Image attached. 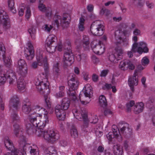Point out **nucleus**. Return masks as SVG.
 Here are the masks:
<instances>
[{
    "mask_svg": "<svg viewBox=\"0 0 155 155\" xmlns=\"http://www.w3.org/2000/svg\"><path fill=\"white\" fill-rule=\"evenodd\" d=\"M135 104V102L134 101H130L129 103L126 104V106L127 108V110L128 112L130 111L131 110L130 108L133 106Z\"/></svg>",
    "mask_w": 155,
    "mask_h": 155,
    "instance_id": "nucleus-43",
    "label": "nucleus"
},
{
    "mask_svg": "<svg viewBox=\"0 0 155 155\" xmlns=\"http://www.w3.org/2000/svg\"><path fill=\"white\" fill-rule=\"evenodd\" d=\"M140 47H142L144 50V53H147L149 51L148 48L147 47V44L145 42L141 41L139 43Z\"/></svg>",
    "mask_w": 155,
    "mask_h": 155,
    "instance_id": "nucleus-39",
    "label": "nucleus"
},
{
    "mask_svg": "<svg viewBox=\"0 0 155 155\" xmlns=\"http://www.w3.org/2000/svg\"><path fill=\"white\" fill-rule=\"evenodd\" d=\"M92 88L90 84H87L84 87L83 91L84 92L85 97H88V100L87 101H82L81 99V97L80 95L79 99L81 104L84 105H86L89 103L91 101L90 98L91 95L93 93Z\"/></svg>",
    "mask_w": 155,
    "mask_h": 155,
    "instance_id": "nucleus-20",
    "label": "nucleus"
},
{
    "mask_svg": "<svg viewBox=\"0 0 155 155\" xmlns=\"http://www.w3.org/2000/svg\"><path fill=\"white\" fill-rule=\"evenodd\" d=\"M105 13V15L106 16H107L108 15V13H109V12L105 8H102L100 11V14L101 15H103Z\"/></svg>",
    "mask_w": 155,
    "mask_h": 155,
    "instance_id": "nucleus-51",
    "label": "nucleus"
},
{
    "mask_svg": "<svg viewBox=\"0 0 155 155\" xmlns=\"http://www.w3.org/2000/svg\"><path fill=\"white\" fill-rule=\"evenodd\" d=\"M70 133L71 136L74 138H76L78 136V132L76 128L73 127L70 130Z\"/></svg>",
    "mask_w": 155,
    "mask_h": 155,
    "instance_id": "nucleus-40",
    "label": "nucleus"
},
{
    "mask_svg": "<svg viewBox=\"0 0 155 155\" xmlns=\"http://www.w3.org/2000/svg\"><path fill=\"white\" fill-rule=\"evenodd\" d=\"M138 44L137 43H134L133 44L131 49V51L134 53L137 52V49Z\"/></svg>",
    "mask_w": 155,
    "mask_h": 155,
    "instance_id": "nucleus-50",
    "label": "nucleus"
},
{
    "mask_svg": "<svg viewBox=\"0 0 155 155\" xmlns=\"http://www.w3.org/2000/svg\"><path fill=\"white\" fill-rule=\"evenodd\" d=\"M25 83L23 77H20L18 80L17 87L19 91L23 90L25 88Z\"/></svg>",
    "mask_w": 155,
    "mask_h": 155,
    "instance_id": "nucleus-31",
    "label": "nucleus"
},
{
    "mask_svg": "<svg viewBox=\"0 0 155 155\" xmlns=\"http://www.w3.org/2000/svg\"><path fill=\"white\" fill-rule=\"evenodd\" d=\"M25 8V5L24 4H22L19 6V15L21 16L23 15L24 10Z\"/></svg>",
    "mask_w": 155,
    "mask_h": 155,
    "instance_id": "nucleus-42",
    "label": "nucleus"
},
{
    "mask_svg": "<svg viewBox=\"0 0 155 155\" xmlns=\"http://www.w3.org/2000/svg\"><path fill=\"white\" fill-rule=\"evenodd\" d=\"M31 16V11L30 8L28 6L26 7V14L25 15L26 20L28 21Z\"/></svg>",
    "mask_w": 155,
    "mask_h": 155,
    "instance_id": "nucleus-41",
    "label": "nucleus"
},
{
    "mask_svg": "<svg viewBox=\"0 0 155 155\" xmlns=\"http://www.w3.org/2000/svg\"><path fill=\"white\" fill-rule=\"evenodd\" d=\"M98 79V76L96 74H93L92 80L94 82H97Z\"/></svg>",
    "mask_w": 155,
    "mask_h": 155,
    "instance_id": "nucleus-56",
    "label": "nucleus"
},
{
    "mask_svg": "<svg viewBox=\"0 0 155 155\" xmlns=\"http://www.w3.org/2000/svg\"><path fill=\"white\" fill-rule=\"evenodd\" d=\"M140 31L137 28L135 29L133 32V34L135 36L140 35Z\"/></svg>",
    "mask_w": 155,
    "mask_h": 155,
    "instance_id": "nucleus-57",
    "label": "nucleus"
},
{
    "mask_svg": "<svg viewBox=\"0 0 155 155\" xmlns=\"http://www.w3.org/2000/svg\"><path fill=\"white\" fill-rule=\"evenodd\" d=\"M64 93L62 91H60L55 94V96L57 98L63 97L64 95Z\"/></svg>",
    "mask_w": 155,
    "mask_h": 155,
    "instance_id": "nucleus-52",
    "label": "nucleus"
},
{
    "mask_svg": "<svg viewBox=\"0 0 155 155\" xmlns=\"http://www.w3.org/2000/svg\"><path fill=\"white\" fill-rule=\"evenodd\" d=\"M104 114L105 116L108 115H111L112 114V112L109 110L107 109L105 110Z\"/></svg>",
    "mask_w": 155,
    "mask_h": 155,
    "instance_id": "nucleus-64",
    "label": "nucleus"
},
{
    "mask_svg": "<svg viewBox=\"0 0 155 155\" xmlns=\"http://www.w3.org/2000/svg\"><path fill=\"white\" fill-rule=\"evenodd\" d=\"M60 62L54 63L53 66V74L54 77L57 78L60 75L61 71L59 68Z\"/></svg>",
    "mask_w": 155,
    "mask_h": 155,
    "instance_id": "nucleus-29",
    "label": "nucleus"
},
{
    "mask_svg": "<svg viewBox=\"0 0 155 155\" xmlns=\"http://www.w3.org/2000/svg\"><path fill=\"white\" fill-rule=\"evenodd\" d=\"M36 30V29L33 27H32L28 30V31L33 39H35V34Z\"/></svg>",
    "mask_w": 155,
    "mask_h": 155,
    "instance_id": "nucleus-38",
    "label": "nucleus"
},
{
    "mask_svg": "<svg viewBox=\"0 0 155 155\" xmlns=\"http://www.w3.org/2000/svg\"><path fill=\"white\" fill-rule=\"evenodd\" d=\"M44 27L43 28L45 31L47 32H49L53 28V27L52 25L47 24H45Z\"/></svg>",
    "mask_w": 155,
    "mask_h": 155,
    "instance_id": "nucleus-45",
    "label": "nucleus"
},
{
    "mask_svg": "<svg viewBox=\"0 0 155 155\" xmlns=\"http://www.w3.org/2000/svg\"><path fill=\"white\" fill-rule=\"evenodd\" d=\"M112 86L111 84H106L104 86V89H106L107 90H109L111 88Z\"/></svg>",
    "mask_w": 155,
    "mask_h": 155,
    "instance_id": "nucleus-61",
    "label": "nucleus"
},
{
    "mask_svg": "<svg viewBox=\"0 0 155 155\" xmlns=\"http://www.w3.org/2000/svg\"><path fill=\"white\" fill-rule=\"evenodd\" d=\"M7 138H8L9 140H10V141H11V142H12V146H13V148H14L15 149H16L13 146V143L12 142V141L9 139V138H8V137H6L5 138V140H4V143H5V146L6 147V148L8 150H9L10 151H11V153H12V154L11 153H9V152H8V153H7L5 154H4V155H12V154L13 155H14L12 152V150H10V149H8L7 148V147H6V146H5V141L6 140V139H7ZM12 149H13V148H12Z\"/></svg>",
    "mask_w": 155,
    "mask_h": 155,
    "instance_id": "nucleus-47",
    "label": "nucleus"
},
{
    "mask_svg": "<svg viewBox=\"0 0 155 155\" xmlns=\"http://www.w3.org/2000/svg\"><path fill=\"white\" fill-rule=\"evenodd\" d=\"M137 74L135 71L132 77L129 78L128 84L131 90L133 91H134V86H136L138 84V80L137 79Z\"/></svg>",
    "mask_w": 155,
    "mask_h": 155,
    "instance_id": "nucleus-25",
    "label": "nucleus"
},
{
    "mask_svg": "<svg viewBox=\"0 0 155 155\" xmlns=\"http://www.w3.org/2000/svg\"><path fill=\"white\" fill-rule=\"evenodd\" d=\"M59 144L61 146L65 147L67 145L68 143L65 140L62 139L60 141Z\"/></svg>",
    "mask_w": 155,
    "mask_h": 155,
    "instance_id": "nucleus-54",
    "label": "nucleus"
},
{
    "mask_svg": "<svg viewBox=\"0 0 155 155\" xmlns=\"http://www.w3.org/2000/svg\"><path fill=\"white\" fill-rule=\"evenodd\" d=\"M94 8V6L92 5H88L87 6V9L89 12H92Z\"/></svg>",
    "mask_w": 155,
    "mask_h": 155,
    "instance_id": "nucleus-58",
    "label": "nucleus"
},
{
    "mask_svg": "<svg viewBox=\"0 0 155 155\" xmlns=\"http://www.w3.org/2000/svg\"><path fill=\"white\" fill-rule=\"evenodd\" d=\"M82 42L83 47L85 48H87L89 46V44L88 36L86 35H83Z\"/></svg>",
    "mask_w": 155,
    "mask_h": 155,
    "instance_id": "nucleus-35",
    "label": "nucleus"
},
{
    "mask_svg": "<svg viewBox=\"0 0 155 155\" xmlns=\"http://www.w3.org/2000/svg\"><path fill=\"white\" fill-rule=\"evenodd\" d=\"M134 112L136 114H138L143 111L144 104L142 102L137 103L134 106Z\"/></svg>",
    "mask_w": 155,
    "mask_h": 155,
    "instance_id": "nucleus-30",
    "label": "nucleus"
},
{
    "mask_svg": "<svg viewBox=\"0 0 155 155\" xmlns=\"http://www.w3.org/2000/svg\"><path fill=\"white\" fill-rule=\"evenodd\" d=\"M42 117V115L35 111L30 113L28 117L30 123L25 124L26 132L28 135L35 133L38 136L43 137L48 142L53 143L59 139V134L55 130H44L43 128L48 124L49 121L46 115L45 114L43 118Z\"/></svg>",
    "mask_w": 155,
    "mask_h": 155,
    "instance_id": "nucleus-1",
    "label": "nucleus"
},
{
    "mask_svg": "<svg viewBox=\"0 0 155 155\" xmlns=\"http://www.w3.org/2000/svg\"><path fill=\"white\" fill-rule=\"evenodd\" d=\"M11 118L13 124L14 133L16 137H19L18 142L19 143L20 139L21 138L22 140V136L25 137L23 135L25 130L24 131L21 126L19 124L20 122V118L16 112H14L12 114ZM25 140H26V138Z\"/></svg>",
    "mask_w": 155,
    "mask_h": 155,
    "instance_id": "nucleus-7",
    "label": "nucleus"
},
{
    "mask_svg": "<svg viewBox=\"0 0 155 155\" xmlns=\"http://www.w3.org/2000/svg\"><path fill=\"white\" fill-rule=\"evenodd\" d=\"M58 50L59 51H62L63 48L66 50L68 52L64 53V68H67L68 66L71 65L74 60V56L72 52L71 44L69 41H67L64 43V46L62 45V42L60 41L58 42Z\"/></svg>",
    "mask_w": 155,
    "mask_h": 155,
    "instance_id": "nucleus-3",
    "label": "nucleus"
},
{
    "mask_svg": "<svg viewBox=\"0 0 155 155\" xmlns=\"http://www.w3.org/2000/svg\"><path fill=\"white\" fill-rule=\"evenodd\" d=\"M101 22L100 21L96 20L91 24L90 31L94 36H101L103 34L105 31V27Z\"/></svg>",
    "mask_w": 155,
    "mask_h": 155,
    "instance_id": "nucleus-12",
    "label": "nucleus"
},
{
    "mask_svg": "<svg viewBox=\"0 0 155 155\" xmlns=\"http://www.w3.org/2000/svg\"><path fill=\"white\" fill-rule=\"evenodd\" d=\"M118 137L115 136V135H114L113 133L111 132H109L108 134L107 135V137L108 139L110 141H111L112 139L114 137Z\"/></svg>",
    "mask_w": 155,
    "mask_h": 155,
    "instance_id": "nucleus-46",
    "label": "nucleus"
},
{
    "mask_svg": "<svg viewBox=\"0 0 155 155\" xmlns=\"http://www.w3.org/2000/svg\"><path fill=\"white\" fill-rule=\"evenodd\" d=\"M119 68L121 70L125 71L128 69L133 70L135 68V66L132 62L130 60L125 59L120 62Z\"/></svg>",
    "mask_w": 155,
    "mask_h": 155,
    "instance_id": "nucleus-22",
    "label": "nucleus"
},
{
    "mask_svg": "<svg viewBox=\"0 0 155 155\" xmlns=\"http://www.w3.org/2000/svg\"><path fill=\"white\" fill-rule=\"evenodd\" d=\"M38 63L37 62V61H34L31 64V67L33 68V69H36L38 66Z\"/></svg>",
    "mask_w": 155,
    "mask_h": 155,
    "instance_id": "nucleus-60",
    "label": "nucleus"
},
{
    "mask_svg": "<svg viewBox=\"0 0 155 155\" xmlns=\"http://www.w3.org/2000/svg\"><path fill=\"white\" fill-rule=\"evenodd\" d=\"M27 45L28 48L25 51V55L27 60H31L35 56L34 47L32 44L29 42L28 43Z\"/></svg>",
    "mask_w": 155,
    "mask_h": 155,
    "instance_id": "nucleus-23",
    "label": "nucleus"
},
{
    "mask_svg": "<svg viewBox=\"0 0 155 155\" xmlns=\"http://www.w3.org/2000/svg\"><path fill=\"white\" fill-rule=\"evenodd\" d=\"M70 104L69 99L67 98L63 99L61 105H57L55 107V112L59 120H64L65 118V110H67Z\"/></svg>",
    "mask_w": 155,
    "mask_h": 155,
    "instance_id": "nucleus-6",
    "label": "nucleus"
},
{
    "mask_svg": "<svg viewBox=\"0 0 155 155\" xmlns=\"http://www.w3.org/2000/svg\"><path fill=\"white\" fill-rule=\"evenodd\" d=\"M19 104V99L17 95H13L10 98L9 102L10 109L13 108L15 110H17L18 109Z\"/></svg>",
    "mask_w": 155,
    "mask_h": 155,
    "instance_id": "nucleus-24",
    "label": "nucleus"
},
{
    "mask_svg": "<svg viewBox=\"0 0 155 155\" xmlns=\"http://www.w3.org/2000/svg\"><path fill=\"white\" fill-rule=\"evenodd\" d=\"M43 51L40 49H37L36 59L38 65H43L45 73L40 74L35 80L34 83L36 88L41 93L45 92V90L48 88V85L46 83L49 72V68L47 61V57L43 55Z\"/></svg>",
    "mask_w": 155,
    "mask_h": 155,
    "instance_id": "nucleus-2",
    "label": "nucleus"
},
{
    "mask_svg": "<svg viewBox=\"0 0 155 155\" xmlns=\"http://www.w3.org/2000/svg\"><path fill=\"white\" fill-rule=\"evenodd\" d=\"M95 41H93L91 43V46L94 52L97 54L101 55L105 51V47L104 43L99 41L97 44L94 45Z\"/></svg>",
    "mask_w": 155,
    "mask_h": 155,
    "instance_id": "nucleus-18",
    "label": "nucleus"
},
{
    "mask_svg": "<svg viewBox=\"0 0 155 155\" xmlns=\"http://www.w3.org/2000/svg\"><path fill=\"white\" fill-rule=\"evenodd\" d=\"M109 72L108 70H104L102 71L100 74V76L101 77H104L106 76Z\"/></svg>",
    "mask_w": 155,
    "mask_h": 155,
    "instance_id": "nucleus-53",
    "label": "nucleus"
},
{
    "mask_svg": "<svg viewBox=\"0 0 155 155\" xmlns=\"http://www.w3.org/2000/svg\"><path fill=\"white\" fill-rule=\"evenodd\" d=\"M122 127L120 128V130L117 128L115 125L112 126V132L115 136L118 137L119 133L121 136L123 135L125 137H128L127 135L130 136L132 133V130L129 127V124L125 123L122 125Z\"/></svg>",
    "mask_w": 155,
    "mask_h": 155,
    "instance_id": "nucleus-11",
    "label": "nucleus"
},
{
    "mask_svg": "<svg viewBox=\"0 0 155 155\" xmlns=\"http://www.w3.org/2000/svg\"><path fill=\"white\" fill-rule=\"evenodd\" d=\"M113 153L115 155H122L123 151L122 147L117 144L114 145L113 147Z\"/></svg>",
    "mask_w": 155,
    "mask_h": 155,
    "instance_id": "nucleus-32",
    "label": "nucleus"
},
{
    "mask_svg": "<svg viewBox=\"0 0 155 155\" xmlns=\"http://www.w3.org/2000/svg\"><path fill=\"white\" fill-rule=\"evenodd\" d=\"M53 19L54 25H56L57 27L58 28L60 24L64 26L68 25L70 21L71 18L69 14H64L63 18L61 19L60 16L55 14Z\"/></svg>",
    "mask_w": 155,
    "mask_h": 155,
    "instance_id": "nucleus-14",
    "label": "nucleus"
},
{
    "mask_svg": "<svg viewBox=\"0 0 155 155\" xmlns=\"http://www.w3.org/2000/svg\"><path fill=\"white\" fill-rule=\"evenodd\" d=\"M131 29L123 30H117L114 33L115 43L117 46L119 45L121 46H127L128 45V39L126 38H122V36L124 35L125 37L128 36L131 33Z\"/></svg>",
    "mask_w": 155,
    "mask_h": 155,
    "instance_id": "nucleus-5",
    "label": "nucleus"
},
{
    "mask_svg": "<svg viewBox=\"0 0 155 155\" xmlns=\"http://www.w3.org/2000/svg\"><path fill=\"white\" fill-rule=\"evenodd\" d=\"M18 73L23 77H25L28 74L27 65L25 61L20 59L18 61Z\"/></svg>",
    "mask_w": 155,
    "mask_h": 155,
    "instance_id": "nucleus-21",
    "label": "nucleus"
},
{
    "mask_svg": "<svg viewBox=\"0 0 155 155\" xmlns=\"http://www.w3.org/2000/svg\"><path fill=\"white\" fill-rule=\"evenodd\" d=\"M99 103L101 107H106L107 105V102L105 97L103 95L100 96L99 97Z\"/></svg>",
    "mask_w": 155,
    "mask_h": 155,
    "instance_id": "nucleus-33",
    "label": "nucleus"
},
{
    "mask_svg": "<svg viewBox=\"0 0 155 155\" xmlns=\"http://www.w3.org/2000/svg\"><path fill=\"white\" fill-rule=\"evenodd\" d=\"M12 142L10 140L7 138L6 139L5 141V144L6 147L8 149L12 150V153L14 155H25V154L21 153V152H19V150L17 149H12L13 148V146L12 145Z\"/></svg>",
    "mask_w": 155,
    "mask_h": 155,
    "instance_id": "nucleus-26",
    "label": "nucleus"
},
{
    "mask_svg": "<svg viewBox=\"0 0 155 155\" xmlns=\"http://www.w3.org/2000/svg\"><path fill=\"white\" fill-rule=\"evenodd\" d=\"M8 4L9 9L10 11L13 13H15L16 10L14 7V0H8Z\"/></svg>",
    "mask_w": 155,
    "mask_h": 155,
    "instance_id": "nucleus-34",
    "label": "nucleus"
},
{
    "mask_svg": "<svg viewBox=\"0 0 155 155\" xmlns=\"http://www.w3.org/2000/svg\"><path fill=\"white\" fill-rule=\"evenodd\" d=\"M115 52L114 54H112L109 57V59L110 61L114 63L117 62L123 58V50L122 48L117 47L115 49Z\"/></svg>",
    "mask_w": 155,
    "mask_h": 155,
    "instance_id": "nucleus-19",
    "label": "nucleus"
},
{
    "mask_svg": "<svg viewBox=\"0 0 155 155\" xmlns=\"http://www.w3.org/2000/svg\"><path fill=\"white\" fill-rule=\"evenodd\" d=\"M3 94L0 93V109L2 110H3L4 109V104L3 100Z\"/></svg>",
    "mask_w": 155,
    "mask_h": 155,
    "instance_id": "nucleus-44",
    "label": "nucleus"
},
{
    "mask_svg": "<svg viewBox=\"0 0 155 155\" xmlns=\"http://www.w3.org/2000/svg\"><path fill=\"white\" fill-rule=\"evenodd\" d=\"M75 113H74V110L73 111V113L75 118L79 120H83L84 122L83 126L85 127H87L88 123V118L87 114L86 112L84 113H80L78 112L77 110H75ZM89 121L91 123L95 124L98 121V118L96 115H94L92 116L91 118H90Z\"/></svg>",
    "mask_w": 155,
    "mask_h": 155,
    "instance_id": "nucleus-9",
    "label": "nucleus"
},
{
    "mask_svg": "<svg viewBox=\"0 0 155 155\" xmlns=\"http://www.w3.org/2000/svg\"><path fill=\"white\" fill-rule=\"evenodd\" d=\"M38 7L39 9L42 12H45L46 10V8L45 5L43 4L40 3L38 5Z\"/></svg>",
    "mask_w": 155,
    "mask_h": 155,
    "instance_id": "nucleus-49",
    "label": "nucleus"
},
{
    "mask_svg": "<svg viewBox=\"0 0 155 155\" xmlns=\"http://www.w3.org/2000/svg\"><path fill=\"white\" fill-rule=\"evenodd\" d=\"M85 19L83 18H80L79 19V22L78 25V28L79 30L81 31H83L84 29V24Z\"/></svg>",
    "mask_w": 155,
    "mask_h": 155,
    "instance_id": "nucleus-37",
    "label": "nucleus"
},
{
    "mask_svg": "<svg viewBox=\"0 0 155 155\" xmlns=\"http://www.w3.org/2000/svg\"><path fill=\"white\" fill-rule=\"evenodd\" d=\"M119 5L120 7V9L123 12H125L126 11V9L125 8H124L123 7V5L121 3H119Z\"/></svg>",
    "mask_w": 155,
    "mask_h": 155,
    "instance_id": "nucleus-62",
    "label": "nucleus"
},
{
    "mask_svg": "<svg viewBox=\"0 0 155 155\" xmlns=\"http://www.w3.org/2000/svg\"><path fill=\"white\" fill-rule=\"evenodd\" d=\"M45 107L46 109V110L42 107H41L38 105L34 107L33 110L35 112L38 114L42 115V114L44 115V117L45 114L47 115L48 117V120L49 121V114H51L53 113V108L51 107V100L48 95H45Z\"/></svg>",
    "mask_w": 155,
    "mask_h": 155,
    "instance_id": "nucleus-4",
    "label": "nucleus"
},
{
    "mask_svg": "<svg viewBox=\"0 0 155 155\" xmlns=\"http://www.w3.org/2000/svg\"><path fill=\"white\" fill-rule=\"evenodd\" d=\"M5 48L4 45L0 43V57L2 56L4 64L6 67L10 68L12 64V60L10 56L5 55Z\"/></svg>",
    "mask_w": 155,
    "mask_h": 155,
    "instance_id": "nucleus-16",
    "label": "nucleus"
},
{
    "mask_svg": "<svg viewBox=\"0 0 155 155\" xmlns=\"http://www.w3.org/2000/svg\"><path fill=\"white\" fill-rule=\"evenodd\" d=\"M137 52L140 54H141L143 52H144V50L142 47H139L137 48Z\"/></svg>",
    "mask_w": 155,
    "mask_h": 155,
    "instance_id": "nucleus-63",
    "label": "nucleus"
},
{
    "mask_svg": "<svg viewBox=\"0 0 155 155\" xmlns=\"http://www.w3.org/2000/svg\"><path fill=\"white\" fill-rule=\"evenodd\" d=\"M22 140L21 138L20 139L19 144L20 145L23 146L22 149L23 152L22 153L26 155V153L29 152L31 155H38L39 152L36 151V150L32 148L30 146V145L27 144L26 143V141L25 140V137L24 136H22Z\"/></svg>",
    "mask_w": 155,
    "mask_h": 155,
    "instance_id": "nucleus-15",
    "label": "nucleus"
},
{
    "mask_svg": "<svg viewBox=\"0 0 155 155\" xmlns=\"http://www.w3.org/2000/svg\"><path fill=\"white\" fill-rule=\"evenodd\" d=\"M48 152L46 153V155H58L57 150L54 147L52 146L48 148Z\"/></svg>",
    "mask_w": 155,
    "mask_h": 155,
    "instance_id": "nucleus-36",
    "label": "nucleus"
},
{
    "mask_svg": "<svg viewBox=\"0 0 155 155\" xmlns=\"http://www.w3.org/2000/svg\"><path fill=\"white\" fill-rule=\"evenodd\" d=\"M149 62V59L146 57L143 58L142 60V64L143 66H145L147 65Z\"/></svg>",
    "mask_w": 155,
    "mask_h": 155,
    "instance_id": "nucleus-48",
    "label": "nucleus"
},
{
    "mask_svg": "<svg viewBox=\"0 0 155 155\" xmlns=\"http://www.w3.org/2000/svg\"><path fill=\"white\" fill-rule=\"evenodd\" d=\"M127 25L126 23H121L119 25V28L120 29L118 30H122L123 29H126L127 27Z\"/></svg>",
    "mask_w": 155,
    "mask_h": 155,
    "instance_id": "nucleus-55",
    "label": "nucleus"
},
{
    "mask_svg": "<svg viewBox=\"0 0 155 155\" xmlns=\"http://www.w3.org/2000/svg\"><path fill=\"white\" fill-rule=\"evenodd\" d=\"M34 107L32 108L31 104L29 102H26L23 103L22 107V111L25 114H29L34 111Z\"/></svg>",
    "mask_w": 155,
    "mask_h": 155,
    "instance_id": "nucleus-27",
    "label": "nucleus"
},
{
    "mask_svg": "<svg viewBox=\"0 0 155 155\" xmlns=\"http://www.w3.org/2000/svg\"><path fill=\"white\" fill-rule=\"evenodd\" d=\"M17 79L15 72L12 70L8 69L6 73L1 74L0 76V85H4L6 80L10 84H12L15 83Z\"/></svg>",
    "mask_w": 155,
    "mask_h": 155,
    "instance_id": "nucleus-10",
    "label": "nucleus"
},
{
    "mask_svg": "<svg viewBox=\"0 0 155 155\" xmlns=\"http://www.w3.org/2000/svg\"><path fill=\"white\" fill-rule=\"evenodd\" d=\"M57 39L54 35H50L45 41L46 50L49 53H53L55 51L57 47Z\"/></svg>",
    "mask_w": 155,
    "mask_h": 155,
    "instance_id": "nucleus-13",
    "label": "nucleus"
},
{
    "mask_svg": "<svg viewBox=\"0 0 155 155\" xmlns=\"http://www.w3.org/2000/svg\"><path fill=\"white\" fill-rule=\"evenodd\" d=\"M153 99H149L146 103L147 106L150 108V111L151 113H153V116L152 118V122L154 126H155V108L151 107L150 105H152L154 102Z\"/></svg>",
    "mask_w": 155,
    "mask_h": 155,
    "instance_id": "nucleus-28",
    "label": "nucleus"
},
{
    "mask_svg": "<svg viewBox=\"0 0 155 155\" xmlns=\"http://www.w3.org/2000/svg\"><path fill=\"white\" fill-rule=\"evenodd\" d=\"M0 23L4 28L7 29L10 26V19L7 13L0 7Z\"/></svg>",
    "mask_w": 155,
    "mask_h": 155,
    "instance_id": "nucleus-17",
    "label": "nucleus"
},
{
    "mask_svg": "<svg viewBox=\"0 0 155 155\" xmlns=\"http://www.w3.org/2000/svg\"><path fill=\"white\" fill-rule=\"evenodd\" d=\"M68 81L69 90L67 92L70 98L73 101L77 99L75 91L78 87L79 82L75 75H73Z\"/></svg>",
    "mask_w": 155,
    "mask_h": 155,
    "instance_id": "nucleus-8",
    "label": "nucleus"
},
{
    "mask_svg": "<svg viewBox=\"0 0 155 155\" xmlns=\"http://www.w3.org/2000/svg\"><path fill=\"white\" fill-rule=\"evenodd\" d=\"M146 4L148 8H152L153 7V4L149 1L146 2Z\"/></svg>",
    "mask_w": 155,
    "mask_h": 155,
    "instance_id": "nucleus-59",
    "label": "nucleus"
}]
</instances>
